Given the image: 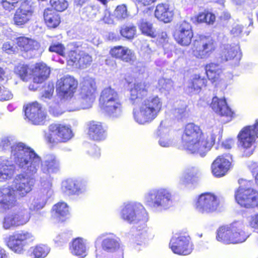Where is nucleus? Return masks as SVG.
<instances>
[{
    "label": "nucleus",
    "mask_w": 258,
    "mask_h": 258,
    "mask_svg": "<svg viewBox=\"0 0 258 258\" xmlns=\"http://www.w3.org/2000/svg\"><path fill=\"white\" fill-rule=\"evenodd\" d=\"M16 165L7 158L0 156V182L13 179L12 186L0 187V213L3 214L14 208L17 203L16 193L24 198L33 189L35 179L26 173L16 174Z\"/></svg>",
    "instance_id": "f257e3e1"
},
{
    "label": "nucleus",
    "mask_w": 258,
    "mask_h": 258,
    "mask_svg": "<svg viewBox=\"0 0 258 258\" xmlns=\"http://www.w3.org/2000/svg\"><path fill=\"white\" fill-rule=\"evenodd\" d=\"M40 182L43 188L33 198L30 199L29 202L21 204L13 212L5 216L2 222L4 229L10 230L26 224L30 218L27 208L31 212L38 211L44 208L47 200L51 197L53 192L50 180L46 183L41 179Z\"/></svg>",
    "instance_id": "f03ea898"
},
{
    "label": "nucleus",
    "mask_w": 258,
    "mask_h": 258,
    "mask_svg": "<svg viewBox=\"0 0 258 258\" xmlns=\"http://www.w3.org/2000/svg\"><path fill=\"white\" fill-rule=\"evenodd\" d=\"M130 93L131 103L135 106L140 103L139 108L134 107L133 109L134 120L141 125L151 122L161 110V99L157 95H153L141 102L142 98L148 93V87L145 83H135L131 88Z\"/></svg>",
    "instance_id": "7ed1b4c3"
},
{
    "label": "nucleus",
    "mask_w": 258,
    "mask_h": 258,
    "mask_svg": "<svg viewBox=\"0 0 258 258\" xmlns=\"http://www.w3.org/2000/svg\"><path fill=\"white\" fill-rule=\"evenodd\" d=\"M11 148V159L27 173L33 175L39 169L40 157L30 147L23 143L14 144L12 138L3 137L0 141V151L5 152Z\"/></svg>",
    "instance_id": "20e7f679"
},
{
    "label": "nucleus",
    "mask_w": 258,
    "mask_h": 258,
    "mask_svg": "<svg viewBox=\"0 0 258 258\" xmlns=\"http://www.w3.org/2000/svg\"><path fill=\"white\" fill-rule=\"evenodd\" d=\"M215 138L213 130L203 133L199 126L190 123L185 127L182 142L184 147L191 153L205 157L215 144Z\"/></svg>",
    "instance_id": "39448f33"
},
{
    "label": "nucleus",
    "mask_w": 258,
    "mask_h": 258,
    "mask_svg": "<svg viewBox=\"0 0 258 258\" xmlns=\"http://www.w3.org/2000/svg\"><path fill=\"white\" fill-rule=\"evenodd\" d=\"M144 201L153 211L161 213L172 206L173 198L169 190L165 188H153L145 194Z\"/></svg>",
    "instance_id": "423d86ee"
},
{
    "label": "nucleus",
    "mask_w": 258,
    "mask_h": 258,
    "mask_svg": "<svg viewBox=\"0 0 258 258\" xmlns=\"http://www.w3.org/2000/svg\"><path fill=\"white\" fill-rule=\"evenodd\" d=\"M245 227L243 220L234 221L227 226L220 227L217 230L216 238L225 244L242 243L249 237Z\"/></svg>",
    "instance_id": "0eeeda50"
},
{
    "label": "nucleus",
    "mask_w": 258,
    "mask_h": 258,
    "mask_svg": "<svg viewBox=\"0 0 258 258\" xmlns=\"http://www.w3.org/2000/svg\"><path fill=\"white\" fill-rule=\"evenodd\" d=\"M119 216L123 221L133 225L145 226L148 221V213L140 203L128 201L123 203L119 208Z\"/></svg>",
    "instance_id": "6e6552de"
},
{
    "label": "nucleus",
    "mask_w": 258,
    "mask_h": 258,
    "mask_svg": "<svg viewBox=\"0 0 258 258\" xmlns=\"http://www.w3.org/2000/svg\"><path fill=\"white\" fill-rule=\"evenodd\" d=\"M238 183L239 186L235 192L238 204L247 209L258 207V191L252 188L253 181L240 179Z\"/></svg>",
    "instance_id": "1a4fd4ad"
},
{
    "label": "nucleus",
    "mask_w": 258,
    "mask_h": 258,
    "mask_svg": "<svg viewBox=\"0 0 258 258\" xmlns=\"http://www.w3.org/2000/svg\"><path fill=\"white\" fill-rule=\"evenodd\" d=\"M102 248L96 250V258H123V249L120 239L113 234H109L101 243Z\"/></svg>",
    "instance_id": "9d476101"
},
{
    "label": "nucleus",
    "mask_w": 258,
    "mask_h": 258,
    "mask_svg": "<svg viewBox=\"0 0 258 258\" xmlns=\"http://www.w3.org/2000/svg\"><path fill=\"white\" fill-rule=\"evenodd\" d=\"M255 137L258 138V119L251 126L244 127L238 135L239 145L243 149V155L249 157L254 150Z\"/></svg>",
    "instance_id": "9b49d317"
},
{
    "label": "nucleus",
    "mask_w": 258,
    "mask_h": 258,
    "mask_svg": "<svg viewBox=\"0 0 258 258\" xmlns=\"http://www.w3.org/2000/svg\"><path fill=\"white\" fill-rule=\"evenodd\" d=\"M35 240L34 235L26 230L17 231L10 235L6 240L8 246L14 252L21 253L25 247L32 243Z\"/></svg>",
    "instance_id": "f8f14e48"
},
{
    "label": "nucleus",
    "mask_w": 258,
    "mask_h": 258,
    "mask_svg": "<svg viewBox=\"0 0 258 258\" xmlns=\"http://www.w3.org/2000/svg\"><path fill=\"white\" fill-rule=\"evenodd\" d=\"M48 130L56 136L54 138L51 134H45V139L51 146H54L58 143L67 142L74 136L71 126L69 124L53 123L49 126Z\"/></svg>",
    "instance_id": "ddd939ff"
},
{
    "label": "nucleus",
    "mask_w": 258,
    "mask_h": 258,
    "mask_svg": "<svg viewBox=\"0 0 258 258\" xmlns=\"http://www.w3.org/2000/svg\"><path fill=\"white\" fill-rule=\"evenodd\" d=\"M216 47L212 38L201 35L194 40L192 53L198 58H207L215 50Z\"/></svg>",
    "instance_id": "4468645a"
},
{
    "label": "nucleus",
    "mask_w": 258,
    "mask_h": 258,
    "mask_svg": "<svg viewBox=\"0 0 258 258\" xmlns=\"http://www.w3.org/2000/svg\"><path fill=\"white\" fill-rule=\"evenodd\" d=\"M219 205L218 197L211 192H205L197 199L195 209L199 213L208 214L215 212Z\"/></svg>",
    "instance_id": "2eb2a0df"
},
{
    "label": "nucleus",
    "mask_w": 258,
    "mask_h": 258,
    "mask_svg": "<svg viewBox=\"0 0 258 258\" xmlns=\"http://www.w3.org/2000/svg\"><path fill=\"white\" fill-rule=\"evenodd\" d=\"M169 246L175 254L186 255L193 250L190 237L186 233H176L170 240Z\"/></svg>",
    "instance_id": "dca6fc26"
},
{
    "label": "nucleus",
    "mask_w": 258,
    "mask_h": 258,
    "mask_svg": "<svg viewBox=\"0 0 258 258\" xmlns=\"http://www.w3.org/2000/svg\"><path fill=\"white\" fill-rule=\"evenodd\" d=\"M78 81L70 75L64 76L56 83V90L62 98H71L73 96L78 87Z\"/></svg>",
    "instance_id": "f3484780"
},
{
    "label": "nucleus",
    "mask_w": 258,
    "mask_h": 258,
    "mask_svg": "<svg viewBox=\"0 0 258 258\" xmlns=\"http://www.w3.org/2000/svg\"><path fill=\"white\" fill-rule=\"evenodd\" d=\"M40 161L39 165L41 164V171L43 173L46 174L47 176L46 180H44L42 177H41V179L44 180L46 183L48 180H50L52 183L50 174L56 173L60 170V164L58 159L54 154H47L44 157L43 161H42L40 158ZM39 167L40 166H39Z\"/></svg>",
    "instance_id": "a211bd4d"
},
{
    "label": "nucleus",
    "mask_w": 258,
    "mask_h": 258,
    "mask_svg": "<svg viewBox=\"0 0 258 258\" xmlns=\"http://www.w3.org/2000/svg\"><path fill=\"white\" fill-rule=\"evenodd\" d=\"M26 118L35 125L44 124L46 113L42 110L41 106L37 102L27 105L24 108Z\"/></svg>",
    "instance_id": "6ab92c4d"
},
{
    "label": "nucleus",
    "mask_w": 258,
    "mask_h": 258,
    "mask_svg": "<svg viewBox=\"0 0 258 258\" xmlns=\"http://www.w3.org/2000/svg\"><path fill=\"white\" fill-rule=\"evenodd\" d=\"M173 36L176 42L180 45H188L193 37L191 25L186 21L182 22L176 26Z\"/></svg>",
    "instance_id": "aec40b11"
},
{
    "label": "nucleus",
    "mask_w": 258,
    "mask_h": 258,
    "mask_svg": "<svg viewBox=\"0 0 258 258\" xmlns=\"http://www.w3.org/2000/svg\"><path fill=\"white\" fill-rule=\"evenodd\" d=\"M92 62V56L84 51H71L68 54L67 62L69 66L85 69L90 66Z\"/></svg>",
    "instance_id": "412c9836"
},
{
    "label": "nucleus",
    "mask_w": 258,
    "mask_h": 258,
    "mask_svg": "<svg viewBox=\"0 0 258 258\" xmlns=\"http://www.w3.org/2000/svg\"><path fill=\"white\" fill-rule=\"evenodd\" d=\"M207 80L200 74H192L185 84V90L189 94L198 93L207 86Z\"/></svg>",
    "instance_id": "4be33fe9"
},
{
    "label": "nucleus",
    "mask_w": 258,
    "mask_h": 258,
    "mask_svg": "<svg viewBox=\"0 0 258 258\" xmlns=\"http://www.w3.org/2000/svg\"><path fill=\"white\" fill-rule=\"evenodd\" d=\"M88 135L94 141H102L107 137L106 130L101 122L91 120L87 122Z\"/></svg>",
    "instance_id": "5701e85b"
},
{
    "label": "nucleus",
    "mask_w": 258,
    "mask_h": 258,
    "mask_svg": "<svg viewBox=\"0 0 258 258\" xmlns=\"http://www.w3.org/2000/svg\"><path fill=\"white\" fill-rule=\"evenodd\" d=\"M230 164L228 158H225L223 156L218 157L211 165L213 174L217 177L224 176L229 170Z\"/></svg>",
    "instance_id": "b1692460"
},
{
    "label": "nucleus",
    "mask_w": 258,
    "mask_h": 258,
    "mask_svg": "<svg viewBox=\"0 0 258 258\" xmlns=\"http://www.w3.org/2000/svg\"><path fill=\"white\" fill-rule=\"evenodd\" d=\"M211 107L217 114L222 116L231 118L233 114L224 98L220 99L216 96L213 97Z\"/></svg>",
    "instance_id": "393cba45"
},
{
    "label": "nucleus",
    "mask_w": 258,
    "mask_h": 258,
    "mask_svg": "<svg viewBox=\"0 0 258 258\" xmlns=\"http://www.w3.org/2000/svg\"><path fill=\"white\" fill-rule=\"evenodd\" d=\"M155 16L158 20L164 23H169L172 20L174 12L167 4L157 5L155 10Z\"/></svg>",
    "instance_id": "a878e982"
},
{
    "label": "nucleus",
    "mask_w": 258,
    "mask_h": 258,
    "mask_svg": "<svg viewBox=\"0 0 258 258\" xmlns=\"http://www.w3.org/2000/svg\"><path fill=\"white\" fill-rule=\"evenodd\" d=\"M240 48L236 44H224L221 47L220 55L221 59L224 61H228L235 58L236 60L239 59L240 54H238Z\"/></svg>",
    "instance_id": "bb28decb"
},
{
    "label": "nucleus",
    "mask_w": 258,
    "mask_h": 258,
    "mask_svg": "<svg viewBox=\"0 0 258 258\" xmlns=\"http://www.w3.org/2000/svg\"><path fill=\"white\" fill-rule=\"evenodd\" d=\"M157 135L159 137L158 142L161 147L169 148L174 145L173 138L170 134L169 130L164 126L163 122L158 127Z\"/></svg>",
    "instance_id": "cd10ccee"
},
{
    "label": "nucleus",
    "mask_w": 258,
    "mask_h": 258,
    "mask_svg": "<svg viewBox=\"0 0 258 258\" xmlns=\"http://www.w3.org/2000/svg\"><path fill=\"white\" fill-rule=\"evenodd\" d=\"M95 98V96L86 95L84 96L79 94L77 98L73 100L72 103L74 107L70 109V111H74L91 108Z\"/></svg>",
    "instance_id": "c85d7f7f"
},
{
    "label": "nucleus",
    "mask_w": 258,
    "mask_h": 258,
    "mask_svg": "<svg viewBox=\"0 0 258 258\" xmlns=\"http://www.w3.org/2000/svg\"><path fill=\"white\" fill-rule=\"evenodd\" d=\"M69 215V207L64 202H58L52 207V216L57 221H63Z\"/></svg>",
    "instance_id": "c756f323"
},
{
    "label": "nucleus",
    "mask_w": 258,
    "mask_h": 258,
    "mask_svg": "<svg viewBox=\"0 0 258 258\" xmlns=\"http://www.w3.org/2000/svg\"><path fill=\"white\" fill-rule=\"evenodd\" d=\"M34 83H42L46 80L50 74V69L45 63H37L33 69Z\"/></svg>",
    "instance_id": "7c9ffc66"
},
{
    "label": "nucleus",
    "mask_w": 258,
    "mask_h": 258,
    "mask_svg": "<svg viewBox=\"0 0 258 258\" xmlns=\"http://www.w3.org/2000/svg\"><path fill=\"white\" fill-rule=\"evenodd\" d=\"M104 111L110 117H118L123 112V106L121 98L113 102H111L102 106Z\"/></svg>",
    "instance_id": "2f4dec72"
},
{
    "label": "nucleus",
    "mask_w": 258,
    "mask_h": 258,
    "mask_svg": "<svg viewBox=\"0 0 258 258\" xmlns=\"http://www.w3.org/2000/svg\"><path fill=\"white\" fill-rule=\"evenodd\" d=\"M146 222H145V226L141 224L136 226L138 233L136 235V242L138 245L145 244L149 240L152 239L154 234L152 230L146 227Z\"/></svg>",
    "instance_id": "473e14b6"
},
{
    "label": "nucleus",
    "mask_w": 258,
    "mask_h": 258,
    "mask_svg": "<svg viewBox=\"0 0 258 258\" xmlns=\"http://www.w3.org/2000/svg\"><path fill=\"white\" fill-rule=\"evenodd\" d=\"M16 43L21 51L26 52L37 50L39 47V44L38 42L25 37L17 38Z\"/></svg>",
    "instance_id": "72a5a7b5"
},
{
    "label": "nucleus",
    "mask_w": 258,
    "mask_h": 258,
    "mask_svg": "<svg viewBox=\"0 0 258 258\" xmlns=\"http://www.w3.org/2000/svg\"><path fill=\"white\" fill-rule=\"evenodd\" d=\"M43 17L45 24L50 28H56L60 22L58 14L52 9H45L43 13Z\"/></svg>",
    "instance_id": "f704fd0d"
},
{
    "label": "nucleus",
    "mask_w": 258,
    "mask_h": 258,
    "mask_svg": "<svg viewBox=\"0 0 258 258\" xmlns=\"http://www.w3.org/2000/svg\"><path fill=\"white\" fill-rule=\"evenodd\" d=\"M71 253L75 255L82 257L87 254V248L85 241L81 238L75 239L70 245Z\"/></svg>",
    "instance_id": "c9c22d12"
},
{
    "label": "nucleus",
    "mask_w": 258,
    "mask_h": 258,
    "mask_svg": "<svg viewBox=\"0 0 258 258\" xmlns=\"http://www.w3.org/2000/svg\"><path fill=\"white\" fill-rule=\"evenodd\" d=\"M96 86L95 80L89 77H85L81 83V95L95 96Z\"/></svg>",
    "instance_id": "e433bc0d"
},
{
    "label": "nucleus",
    "mask_w": 258,
    "mask_h": 258,
    "mask_svg": "<svg viewBox=\"0 0 258 258\" xmlns=\"http://www.w3.org/2000/svg\"><path fill=\"white\" fill-rule=\"evenodd\" d=\"M120 98L117 93L111 87L104 88L101 92L99 101L102 106L111 102L117 100Z\"/></svg>",
    "instance_id": "4c0bfd02"
},
{
    "label": "nucleus",
    "mask_w": 258,
    "mask_h": 258,
    "mask_svg": "<svg viewBox=\"0 0 258 258\" xmlns=\"http://www.w3.org/2000/svg\"><path fill=\"white\" fill-rule=\"evenodd\" d=\"M206 73L209 80L216 82L222 73L221 66L218 63H211L205 68Z\"/></svg>",
    "instance_id": "58836bf2"
},
{
    "label": "nucleus",
    "mask_w": 258,
    "mask_h": 258,
    "mask_svg": "<svg viewBox=\"0 0 258 258\" xmlns=\"http://www.w3.org/2000/svg\"><path fill=\"white\" fill-rule=\"evenodd\" d=\"M197 169L195 167L187 169L180 177L179 184L186 186L192 183L194 178L197 174Z\"/></svg>",
    "instance_id": "ea45409f"
},
{
    "label": "nucleus",
    "mask_w": 258,
    "mask_h": 258,
    "mask_svg": "<svg viewBox=\"0 0 258 258\" xmlns=\"http://www.w3.org/2000/svg\"><path fill=\"white\" fill-rule=\"evenodd\" d=\"M73 196H80L87 190V182L82 178L73 179Z\"/></svg>",
    "instance_id": "a19ab883"
},
{
    "label": "nucleus",
    "mask_w": 258,
    "mask_h": 258,
    "mask_svg": "<svg viewBox=\"0 0 258 258\" xmlns=\"http://www.w3.org/2000/svg\"><path fill=\"white\" fill-rule=\"evenodd\" d=\"M34 258L45 257L49 251V249L45 245L40 244L30 248Z\"/></svg>",
    "instance_id": "79ce46f5"
},
{
    "label": "nucleus",
    "mask_w": 258,
    "mask_h": 258,
    "mask_svg": "<svg viewBox=\"0 0 258 258\" xmlns=\"http://www.w3.org/2000/svg\"><path fill=\"white\" fill-rule=\"evenodd\" d=\"M139 28L144 34L153 38L156 37V34L152 27V25L146 20H141L139 25Z\"/></svg>",
    "instance_id": "37998d69"
},
{
    "label": "nucleus",
    "mask_w": 258,
    "mask_h": 258,
    "mask_svg": "<svg viewBox=\"0 0 258 258\" xmlns=\"http://www.w3.org/2000/svg\"><path fill=\"white\" fill-rule=\"evenodd\" d=\"M157 88L162 93L170 91L173 87V82L171 79L162 78L159 79Z\"/></svg>",
    "instance_id": "c03bdc74"
},
{
    "label": "nucleus",
    "mask_w": 258,
    "mask_h": 258,
    "mask_svg": "<svg viewBox=\"0 0 258 258\" xmlns=\"http://www.w3.org/2000/svg\"><path fill=\"white\" fill-rule=\"evenodd\" d=\"M120 33L122 37L132 39L136 34V28L133 25L123 26L120 30Z\"/></svg>",
    "instance_id": "a18cd8bd"
},
{
    "label": "nucleus",
    "mask_w": 258,
    "mask_h": 258,
    "mask_svg": "<svg viewBox=\"0 0 258 258\" xmlns=\"http://www.w3.org/2000/svg\"><path fill=\"white\" fill-rule=\"evenodd\" d=\"M31 16L24 14L17 10L14 17V23L18 26H21L26 23L30 19Z\"/></svg>",
    "instance_id": "49530a36"
},
{
    "label": "nucleus",
    "mask_w": 258,
    "mask_h": 258,
    "mask_svg": "<svg viewBox=\"0 0 258 258\" xmlns=\"http://www.w3.org/2000/svg\"><path fill=\"white\" fill-rule=\"evenodd\" d=\"M73 179L69 178L61 182V191L67 196H73Z\"/></svg>",
    "instance_id": "de8ad7c7"
},
{
    "label": "nucleus",
    "mask_w": 258,
    "mask_h": 258,
    "mask_svg": "<svg viewBox=\"0 0 258 258\" xmlns=\"http://www.w3.org/2000/svg\"><path fill=\"white\" fill-rule=\"evenodd\" d=\"M15 72L22 80L27 81L28 75L31 71L27 65L20 64L15 68Z\"/></svg>",
    "instance_id": "09e8293b"
},
{
    "label": "nucleus",
    "mask_w": 258,
    "mask_h": 258,
    "mask_svg": "<svg viewBox=\"0 0 258 258\" xmlns=\"http://www.w3.org/2000/svg\"><path fill=\"white\" fill-rule=\"evenodd\" d=\"M113 16L118 20H122L128 16L126 7L125 5L118 6L113 13Z\"/></svg>",
    "instance_id": "8fccbe9b"
},
{
    "label": "nucleus",
    "mask_w": 258,
    "mask_h": 258,
    "mask_svg": "<svg viewBox=\"0 0 258 258\" xmlns=\"http://www.w3.org/2000/svg\"><path fill=\"white\" fill-rule=\"evenodd\" d=\"M21 0H2L1 4L5 10L11 12L17 8Z\"/></svg>",
    "instance_id": "3c124183"
},
{
    "label": "nucleus",
    "mask_w": 258,
    "mask_h": 258,
    "mask_svg": "<svg viewBox=\"0 0 258 258\" xmlns=\"http://www.w3.org/2000/svg\"><path fill=\"white\" fill-rule=\"evenodd\" d=\"M81 16L84 19L94 18L96 16V10L91 6H87L82 9Z\"/></svg>",
    "instance_id": "603ef678"
},
{
    "label": "nucleus",
    "mask_w": 258,
    "mask_h": 258,
    "mask_svg": "<svg viewBox=\"0 0 258 258\" xmlns=\"http://www.w3.org/2000/svg\"><path fill=\"white\" fill-rule=\"evenodd\" d=\"M20 7L17 11L32 16L33 13V9L27 0H21L19 3Z\"/></svg>",
    "instance_id": "864d4df0"
},
{
    "label": "nucleus",
    "mask_w": 258,
    "mask_h": 258,
    "mask_svg": "<svg viewBox=\"0 0 258 258\" xmlns=\"http://www.w3.org/2000/svg\"><path fill=\"white\" fill-rule=\"evenodd\" d=\"M50 3L52 7L58 12L63 11L68 6V2L65 0H50Z\"/></svg>",
    "instance_id": "5fc2aeb1"
},
{
    "label": "nucleus",
    "mask_w": 258,
    "mask_h": 258,
    "mask_svg": "<svg viewBox=\"0 0 258 258\" xmlns=\"http://www.w3.org/2000/svg\"><path fill=\"white\" fill-rule=\"evenodd\" d=\"M135 58L136 56L133 51L126 47L121 60L127 62H132L135 60Z\"/></svg>",
    "instance_id": "6e6d98bb"
},
{
    "label": "nucleus",
    "mask_w": 258,
    "mask_h": 258,
    "mask_svg": "<svg viewBox=\"0 0 258 258\" xmlns=\"http://www.w3.org/2000/svg\"><path fill=\"white\" fill-rule=\"evenodd\" d=\"M125 48L121 46H115L110 50V53L113 57L121 59Z\"/></svg>",
    "instance_id": "4d7b16f0"
},
{
    "label": "nucleus",
    "mask_w": 258,
    "mask_h": 258,
    "mask_svg": "<svg viewBox=\"0 0 258 258\" xmlns=\"http://www.w3.org/2000/svg\"><path fill=\"white\" fill-rule=\"evenodd\" d=\"M248 223L253 231L258 233V213L250 215L248 218Z\"/></svg>",
    "instance_id": "13d9d810"
},
{
    "label": "nucleus",
    "mask_w": 258,
    "mask_h": 258,
    "mask_svg": "<svg viewBox=\"0 0 258 258\" xmlns=\"http://www.w3.org/2000/svg\"><path fill=\"white\" fill-rule=\"evenodd\" d=\"M243 27L239 24H234L230 30V34L234 37H239L242 36Z\"/></svg>",
    "instance_id": "bf43d9fd"
},
{
    "label": "nucleus",
    "mask_w": 258,
    "mask_h": 258,
    "mask_svg": "<svg viewBox=\"0 0 258 258\" xmlns=\"http://www.w3.org/2000/svg\"><path fill=\"white\" fill-rule=\"evenodd\" d=\"M13 94L4 86H0V100L5 101L12 99Z\"/></svg>",
    "instance_id": "052dcab7"
},
{
    "label": "nucleus",
    "mask_w": 258,
    "mask_h": 258,
    "mask_svg": "<svg viewBox=\"0 0 258 258\" xmlns=\"http://www.w3.org/2000/svg\"><path fill=\"white\" fill-rule=\"evenodd\" d=\"M87 153L90 156L94 158H97L99 157L100 155V149L95 145H89Z\"/></svg>",
    "instance_id": "680f3d73"
},
{
    "label": "nucleus",
    "mask_w": 258,
    "mask_h": 258,
    "mask_svg": "<svg viewBox=\"0 0 258 258\" xmlns=\"http://www.w3.org/2000/svg\"><path fill=\"white\" fill-rule=\"evenodd\" d=\"M49 50L51 52H55L61 55H63L64 47L61 44H53L50 46Z\"/></svg>",
    "instance_id": "e2e57ef3"
},
{
    "label": "nucleus",
    "mask_w": 258,
    "mask_h": 258,
    "mask_svg": "<svg viewBox=\"0 0 258 258\" xmlns=\"http://www.w3.org/2000/svg\"><path fill=\"white\" fill-rule=\"evenodd\" d=\"M3 49L8 54H12L16 52V48L14 47L13 43L11 42L5 43L3 45Z\"/></svg>",
    "instance_id": "0e129e2a"
},
{
    "label": "nucleus",
    "mask_w": 258,
    "mask_h": 258,
    "mask_svg": "<svg viewBox=\"0 0 258 258\" xmlns=\"http://www.w3.org/2000/svg\"><path fill=\"white\" fill-rule=\"evenodd\" d=\"M54 87L53 85L48 84L47 89L44 90V93L41 96L42 99L45 100L47 99H50L52 95Z\"/></svg>",
    "instance_id": "69168bd1"
},
{
    "label": "nucleus",
    "mask_w": 258,
    "mask_h": 258,
    "mask_svg": "<svg viewBox=\"0 0 258 258\" xmlns=\"http://www.w3.org/2000/svg\"><path fill=\"white\" fill-rule=\"evenodd\" d=\"M70 237L67 233H63L58 235L54 239V241L58 245H60L62 243L67 242Z\"/></svg>",
    "instance_id": "338daca9"
},
{
    "label": "nucleus",
    "mask_w": 258,
    "mask_h": 258,
    "mask_svg": "<svg viewBox=\"0 0 258 258\" xmlns=\"http://www.w3.org/2000/svg\"><path fill=\"white\" fill-rule=\"evenodd\" d=\"M49 112L54 116H58L62 114L63 111L59 105L56 104L54 106H50Z\"/></svg>",
    "instance_id": "774afa93"
}]
</instances>
